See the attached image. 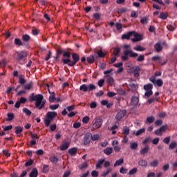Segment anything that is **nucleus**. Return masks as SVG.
Returning <instances> with one entry per match:
<instances>
[{
  "instance_id": "7",
  "label": "nucleus",
  "mask_w": 177,
  "mask_h": 177,
  "mask_svg": "<svg viewBox=\"0 0 177 177\" xmlns=\"http://www.w3.org/2000/svg\"><path fill=\"white\" fill-rule=\"evenodd\" d=\"M125 115H127V110H122L117 113L115 118L117 121H121Z\"/></svg>"
},
{
  "instance_id": "34",
  "label": "nucleus",
  "mask_w": 177,
  "mask_h": 177,
  "mask_svg": "<svg viewBox=\"0 0 177 177\" xmlns=\"http://www.w3.org/2000/svg\"><path fill=\"white\" fill-rule=\"evenodd\" d=\"M155 85H157L159 87L162 86L164 85V82H162V80L158 79L155 82Z\"/></svg>"
},
{
  "instance_id": "56",
  "label": "nucleus",
  "mask_w": 177,
  "mask_h": 177,
  "mask_svg": "<svg viewBox=\"0 0 177 177\" xmlns=\"http://www.w3.org/2000/svg\"><path fill=\"white\" fill-rule=\"evenodd\" d=\"M49 109L50 110H57L59 109V104L50 105Z\"/></svg>"
},
{
  "instance_id": "37",
  "label": "nucleus",
  "mask_w": 177,
  "mask_h": 177,
  "mask_svg": "<svg viewBox=\"0 0 177 177\" xmlns=\"http://www.w3.org/2000/svg\"><path fill=\"white\" fill-rule=\"evenodd\" d=\"M130 149L131 150H136L138 149V142H131L130 144Z\"/></svg>"
},
{
  "instance_id": "31",
  "label": "nucleus",
  "mask_w": 177,
  "mask_h": 177,
  "mask_svg": "<svg viewBox=\"0 0 177 177\" xmlns=\"http://www.w3.org/2000/svg\"><path fill=\"white\" fill-rule=\"evenodd\" d=\"M145 132H146V129H140L136 132V136H139L140 135H142V133H145Z\"/></svg>"
},
{
  "instance_id": "15",
  "label": "nucleus",
  "mask_w": 177,
  "mask_h": 177,
  "mask_svg": "<svg viewBox=\"0 0 177 177\" xmlns=\"http://www.w3.org/2000/svg\"><path fill=\"white\" fill-rule=\"evenodd\" d=\"M138 103H139V98L136 96H133L131 97V106H138Z\"/></svg>"
},
{
  "instance_id": "47",
  "label": "nucleus",
  "mask_w": 177,
  "mask_h": 177,
  "mask_svg": "<svg viewBox=\"0 0 177 177\" xmlns=\"http://www.w3.org/2000/svg\"><path fill=\"white\" fill-rule=\"evenodd\" d=\"M91 139L93 141L99 140L100 139V136H99V134H94L93 136H92L91 134Z\"/></svg>"
},
{
  "instance_id": "48",
  "label": "nucleus",
  "mask_w": 177,
  "mask_h": 177,
  "mask_svg": "<svg viewBox=\"0 0 177 177\" xmlns=\"http://www.w3.org/2000/svg\"><path fill=\"white\" fill-rule=\"evenodd\" d=\"M153 95V90H148V91H146L145 93V95L147 97H150V96H151Z\"/></svg>"
},
{
  "instance_id": "44",
  "label": "nucleus",
  "mask_w": 177,
  "mask_h": 177,
  "mask_svg": "<svg viewBox=\"0 0 177 177\" xmlns=\"http://www.w3.org/2000/svg\"><path fill=\"white\" fill-rule=\"evenodd\" d=\"M140 23L142 24H147L149 23V18L145 17L140 19Z\"/></svg>"
},
{
  "instance_id": "62",
  "label": "nucleus",
  "mask_w": 177,
  "mask_h": 177,
  "mask_svg": "<svg viewBox=\"0 0 177 177\" xmlns=\"http://www.w3.org/2000/svg\"><path fill=\"white\" fill-rule=\"evenodd\" d=\"M82 122L83 124H88V122H89V117L88 116L84 117L82 119Z\"/></svg>"
},
{
  "instance_id": "4",
  "label": "nucleus",
  "mask_w": 177,
  "mask_h": 177,
  "mask_svg": "<svg viewBox=\"0 0 177 177\" xmlns=\"http://www.w3.org/2000/svg\"><path fill=\"white\" fill-rule=\"evenodd\" d=\"M103 125V120L100 117L95 118L93 121V129H99Z\"/></svg>"
},
{
  "instance_id": "24",
  "label": "nucleus",
  "mask_w": 177,
  "mask_h": 177,
  "mask_svg": "<svg viewBox=\"0 0 177 177\" xmlns=\"http://www.w3.org/2000/svg\"><path fill=\"white\" fill-rule=\"evenodd\" d=\"M30 177H37L38 176V170L37 169H33L29 174Z\"/></svg>"
},
{
  "instance_id": "58",
  "label": "nucleus",
  "mask_w": 177,
  "mask_h": 177,
  "mask_svg": "<svg viewBox=\"0 0 177 177\" xmlns=\"http://www.w3.org/2000/svg\"><path fill=\"white\" fill-rule=\"evenodd\" d=\"M132 70L133 73H140V67L139 66H136V67L132 68Z\"/></svg>"
},
{
  "instance_id": "5",
  "label": "nucleus",
  "mask_w": 177,
  "mask_h": 177,
  "mask_svg": "<svg viewBox=\"0 0 177 177\" xmlns=\"http://www.w3.org/2000/svg\"><path fill=\"white\" fill-rule=\"evenodd\" d=\"M16 54L17 56L15 59L19 63H20L21 60H24V59H26V57H27V52L26 51L16 52Z\"/></svg>"
},
{
  "instance_id": "52",
  "label": "nucleus",
  "mask_w": 177,
  "mask_h": 177,
  "mask_svg": "<svg viewBox=\"0 0 177 177\" xmlns=\"http://www.w3.org/2000/svg\"><path fill=\"white\" fill-rule=\"evenodd\" d=\"M159 129L160 130V132L162 133H163V132H165V131H167V129H168V125H167V124L162 125V127H160V128Z\"/></svg>"
},
{
  "instance_id": "3",
  "label": "nucleus",
  "mask_w": 177,
  "mask_h": 177,
  "mask_svg": "<svg viewBox=\"0 0 177 177\" xmlns=\"http://www.w3.org/2000/svg\"><path fill=\"white\" fill-rule=\"evenodd\" d=\"M124 55H122V60L123 62H127L128 60V56L129 57H138V55L136 53H133L132 50L126 49L123 51Z\"/></svg>"
},
{
  "instance_id": "20",
  "label": "nucleus",
  "mask_w": 177,
  "mask_h": 177,
  "mask_svg": "<svg viewBox=\"0 0 177 177\" xmlns=\"http://www.w3.org/2000/svg\"><path fill=\"white\" fill-rule=\"evenodd\" d=\"M149 146H146L145 147L141 149V150L140 151V153L142 156H145V154H147V153H149Z\"/></svg>"
},
{
  "instance_id": "54",
  "label": "nucleus",
  "mask_w": 177,
  "mask_h": 177,
  "mask_svg": "<svg viewBox=\"0 0 177 177\" xmlns=\"http://www.w3.org/2000/svg\"><path fill=\"white\" fill-rule=\"evenodd\" d=\"M169 142H171V136L166 137L163 139V142L165 145H169Z\"/></svg>"
},
{
  "instance_id": "53",
  "label": "nucleus",
  "mask_w": 177,
  "mask_h": 177,
  "mask_svg": "<svg viewBox=\"0 0 177 177\" xmlns=\"http://www.w3.org/2000/svg\"><path fill=\"white\" fill-rule=\"evenodd\" d=\"M137 171L138 169L136 167H134L129 171L128 175H133L136 174Z\"/></svg>"
},
{
  "instance_id": "13",
  "label": "nucleus",
  "mask_w": 177,
  "mask_h": 177,
  "mask_svg": "<svg viewBox=\"0 0 177 177\" xmlns=\"http://www.w3.org/2000/svg\"><path fill=\"white\" fill-rule=\"evenodd\" d=\"M34 83H32V82H30L24 86V89H25V91H30V89H32Z\"/></svg>"
},
{
  "instance_id": "50",
  "label": "nucleus",
  "mask_w": 177,
  "mask_h": 177,
  "mask_svg": "<svg viewBox=\"0 0 177 177\" xmlns=\"http://www.w3.org/2000/svg\"><path fill=\"white\" fill-rule=\"evenodd\" d=\"M128 10L127 8H122L118 10V12L119 15H122V13H125Z\"/></svg>"
},
{
  "instance_id": "42",
  "label": "nucleus",
  "mask_w": 177,
  "mask_h": 177,
  "mask_svg": "<svg viewBox=\"0 0 177 177\" xmlns=\"http://www.w3.org/2000/svg\"><path fill=\"white\" fill-rule=\"evenodd\" d=\"M30 138H32V140H37V139H39V137L35 133H31Z\"/></svg>"
},
{
  "instance_id": "26",
  "label": "nucleus",
  "mask_w": 177,
  "mask_h": 177,
  "mask_svg": "<svg viewBox=\"0 0 177 177\" xmlns=\"http://www.w3.org/2000/svg\"><path fill=\"white\" fill-rule=\"evenodd\" d=\"M87 89L88 92H92V91L96 90V86H95L93 84H90L87 85Z\"/></svg>"
},
{
  "instance_id": "1",
  "label": "nucleus",
  "mask_w": 177,
  "mask_h": 177,
  "mask_svg": "<svg viewBox=\"0 0 177 177\" xmlns=\"http://www.w3.org/2000/svg\"><path fill=\"white\" fill-rule=\"evenodd\" d=\"M71 56L73 61H71V59H70L69 58H63L62 59V63H64V64H68L69 67H74V66L77 64V62H80V55L75 53H72Z\"/></svg>"
},
{
  "instance_id": "25",
  "label": "nucleus",
  "mask_w": 177,
  "mask_h": 177,
  "mask_svg": "<svg viewBox=\"0 0 177 177\" xmlns=\"http://www.w3.org/2000/svg\"><path fill=\"white\" fill-rule=\"evenodd\" d=\"M124 164V158H120L118 160L115 161L113 166L114 167H118L121 165Z\"/></svg>"
},
{
  "instance_id": "46",
  "label": "nucleus",
  "mask_w": 177,
  "mask_h": 177,
  "mask_svg": "<svg viewBox=\"0 0 177 177\" xmlns=\"http://www.w3.org/2000/svg\"><path fill=\"white\" fill-rule=\"evenodd\" d=\"M177 147V142H171L169 145V149H170V150H174V149H176Z\"/></svg>"
},
{
  "instance_id": "36",
  "label": "nucleus",
  "mask_w": 177,
  "mask_h": 177,
  "mask_svg": "<svg viewBox=\"0 0 177 177\" xmlns=\"http://www.w3.org/2000/svg\"><path fill=\"white\" fill-rule=\"evenodd\" d=\"M153 121H156V118H154V116H149L147 118L148 124H153Z\"/></svg>"
},
{
  "instance_id": "64",
  "label": "nucleus",
  "mask_w": 177,
  "mask_h": 177,
  "mask_svg": "<svg viewBox=\"0 0 177 177\" xmlns=\"http://www.w3.org/2000/svg\"><path fill=\"white\" fill-rule=\"evenodd\" d=\"M7 63H8V62H6V59H3L1 62H0V66H1V67H6Z\"/></svg>"
},
{
  "instance_id": "61",
  "label": "nucleus",
  "mask_w": 177,
  "mask_h": 177,
  "mask_svg": "<svg viewBox=\"0 0 177 177\" xmlns=\"http://www.w3.org/2000/svg\"><path fill=\"white\" fill-rule=\"evenodd\" d=\"M137 62H145V55H140L137 57Z\"/></svg>"
},
{
  "instance_id": "32",
  "label": "nucleus",
  "mask_w": 177,
  "mask_h": 177,
  "mask_svg": "<svg viewBox=\"0 0 177 177\" xmlns=\"http://www.w3.org/2000/svg\"><path fill=\"white\" fill-rule=\"evenodd\" d=\"M122 133H124V135H125V136H128V135L129 134V127L125 126L123 128Z\"/></svg>"
},
{
  "instance_id": "63",
  "label": "nucleus",
  "mask_w": 177,
  "mask_h": 177,
  "mask_svg": "<svg viewBox=\"0 0 177 177\" xmlns=\"http://www.w3.org/2000/svg\"><path fill=\"white\" fill-rule=\"evenodd\" d=\"M34 93H32L30 95V97H29V100L30 102H35V100H36V97H35V95H34Z\"/></svg>"
},
{
  "instance_id": "27",
  "label": "nucleus",
  "mask_w": 177,
  "mask_h": 177,
  "mask_svg": "<svg viewBox=\"0 0 177 177\" xmlns=\"http://www.w3.org/2000/svg\"><path fill=\"white\" fill-rule=\"evenodd\" d=\"M30 39H31V37H30V35H22L21 40L24 42H28V41H30Z\"/></svg>"
},
{
  "instance_id": "8",
  "label": "nucleus",
  "mask_w": 177,
  "mask_h": 177,
  "mask_svg": "<svg viewBox=\"0 0 177 177\" xmlns=\"http://www.w3.org/2000/svg\"><path fill=\"white\" fill-rule=\"evenodd\" d=\"M132 35L134 37V38L131 39L132 42H139L140 41H142V35H140L139 33L133 31Z\"/></svg>"
},
{
  "instance_id": "14",
  "label": "nucleus",
  "mask_w": 177,
  "mask_h": 177,
  "mask_svg": "<svg viewBox=\"0 0 177 177\" xmlns=\"http://www.w3.org/2000/svg\"><path fill=\"white\" fill-rule=\"evenodd\" d=\"M106 161V159H100L96 162V168L97 169H102V165H103V163Z\"/></svg>"
},
{
  "instance_id": "18",
  "label": "nucleus",
  "mask_w": 177,
  "mask_h": 177,
  "mask_svg": "<svg viewBox=\"0 0 177 177\" xmlns=\"http://www.w3.org/2000/svg\"><path fill=\"white\" fill-rule=\"evenodd\" d=\"M68 147H70V143L69 142H64V144H62L60 147V150L62 151H64L65 150H67V149H68Z\"/></svg>"
},
{
  "instance_id": "57",
  "label": "nucleus",
  "mask_w": 177,
  "mask_h": 177,
  "mask_svg": "<svg viewBox=\"0 0 177 177\" xmlns=\"http://www.w3.org/2000/svg\"><path fill=\"white\" fill-rule=\"evenodd\" d=\"M98 57H104L106 56V53H104L102 50H98L97 52Z\"/></svg>"
},
{
  "instance_id": "12",
  "label": "nucleus",
  "mask_w": 177,
  "mask_h": 177,
  "mask_svg": "<svg viewBox=\"0 0 177 177\" xmlns=\"http://www.w3.org/2000/svg\"><path fill=\"white\" fill-rule=\"evenodd\" d=\"M21 132H23V127L20 126L15 127V133L17 135L18 138L21 136Z\"/></svg>"
},
{
  "instance_id": "43",
  "label": "nucleus",
  "mask_w": 177,
  "mask_h": 177,
  "mask_svg": "<svg viewBox=\"0 0 177 177\" xmlns=\"http://www.w3.org/2000/svg\"><path fill=\"white\" fill-rule=\"evenodd\" d=\"M63 57H67V59H70V57H71V53L69 51H64Z\"/></svg>"
},
{
  "instance_id": "30",
  "label": "nucleus",
  "mask_w": 177,
  "mask_h": 177,
  "mask_svg": "<svg viewBox=\"0 0 177 177\" xmlns=\"http://www.w3.org/2000/svg\"><path fill=\"white\" fill-rule=\"evenodd\" d=\"M111 171H112L111 168L108 167L106 169V171L102 172L101 176H103V177L107 176V175H109V174H110Z\"/></svg>"
},
{
  "instance_id": "59",
  "label": "nucleus",
  "mask_w": 177,
  "mask_h": 177,
  "mask_svg": "<svg viewBox=\"0 0 177 177\" xmlns=\"http://www.w3.org/2000/svg\"><path fill=\"white\" fill-rule=\"evenodd\" d=\"M23 113H24L25 114H26L27 115H31V111H30L27 108H24L23 109Z\"/></svg>"
},
{
  "instance_id": "55",
  "label": "nucleus",
  "mask_w": 177,
  "mask_h": 177,
  "mask_svg": "<svg viewBox=\"0 0 177 177\" xmlns=\"http://www.w3.org/2000/svg\"><path fill=\"white\" fill-rule=\"evenodd\" d=\"M149 165L151 167H158V161L157 160H154L153 161L150 162Z\"/></svg>"
},
{
  "instance_id": "11",
  "label": "nucleus",
  "mask_w": 177,
  "mask_h": 177,
  "mask_svg": "<svg viewBox=\"0 0 177 177\" xmlns=\"http://www.w3.org/2000/svg\"><path fill=\"white\" fill-rule=\"evenodd\" d=\"M163 46L162 45H161V43H156L155 45H154V49L156 50V52L158 53H160L161 52V50H162L163 49Z\"/></svg>"
},
{
  "instance_id": "17",
  "label": "nucleus",
  "mask_w": 177,
  "mask_h": 177,
  "mask_svg": "<svg viewBox=\"0 0 177 177\" xmlns=\"http://www.w3.org/2000/svg\"><path fill=\"white\" fill-rule=\"evenodd\" d=\"M133 34V31H130L126 34H123L122 35V39H129L131 35Z\"/></svg>"
},
{
  "instance_id": "2",
  "label": "nucleus",
  "mask_w": 177,
  "mask_h": 177,
  "mask_svg": "<svg viewBox=\"0 0 177 177\" xmlns=\"http://www.w3.org/2000/svg\"><path fill=\"white\" fill-rule=\"evenodd\" d=\"M57 117V113L55 111H49L46 113V119L44 120V124L46 127H49L50 122L53 121V119Z\"/></svg>"
},
{
  "instance_id": "22",
  "label": "nucleus",
  "mask_w": 177,
  "mask_h": 177,
  "mask_svg": "<svg viewBox=\"0 0 177 177\" xmlns=\"http://www.w3.org/2000/svg\"><path fill=\"white\" fill-rule=\"evenodd\" d=\"M138 165L140 167H147V160H146L145 159H140L138 161Z\"/></svg>"
},
{
  "instance_id": "16",
  "label": "nucleus",
  "mask_w": 177,
  "mask_h": 177,
  "mask_svg": "<svg viewBox=\"0 0 177 177\" xmlns=\"http://www.w3.org/2000/svg\"><path fill=\"white\" fill-rule=\"evenodd\" d=\"M14 44L17 46H24V43H23V41H21V40L19 38H15L14 39Z\"/></svg>"
},
{
  "instance_id": "21",
  "label": "nucleus",
  "mask_w": 177,
  "mask_h": 177,
  "mask_svg": "<svg viewBox=\"0 0 177 177\" xmlns=\"http://www.w3.org/2000/svg\"><path fill=\"white\" fill-rule=\"evenodd\" d=\"M113 153V148L112 147H106L104 149V153L106 154V156H110Z\"/></svg>"
},
{
  "instance_id": "49",
  "label": "nucleus",
  "mask_w": 177,
  "mask_h": 177,
  "mask_svg": "<svg viewBox=\"0 0 177 177\" xmlns=\"http://www.w3.org/2000/svg\"><path fill=\"white\" fill-rule=\"evenodd\" d=\"M19 82L21 85H24L26 84V79L21 76H19Z\"/></svg>"
},
{
  "instance_id": "51",
  "label": "nucleus",
  "mask_w": 177,
  "mask_h": 177,
  "mask_svg": "<svg viewBox=\"0 0 177 177\" xmlns=\"http://www.w3.org/2000/svg\"><path fill=\"white\" fill-rule=\"evenodd\" d=\"M50 161H51V162H53V164H56V162L59 161V159H57V156H52L50 158Z\"/></svg>"
},
{
  "instance_id": "29",
  "label": "nucleus",
  "mask_w": 177,
  "mask_h": 177,
  "mask_svg": "<svg viewBox=\"0 0 177 177\" xmlns=\"http://www.w3.org/2000/svg\"><path fill=\"white\" fill-rule=\"evenodd\" d=\"M134 50H137L138 52H143L146 50V48L141 47L140 46H137L136 47L133 48Z\"/></svg>"
},
{
  "instance_id": "10",
  "label": "nucleus",
  "mask_w": 177,
  "mask_h": 177,
  "mask_svg": "<svg viewBox=\"0 0 177 177\" xmlns=\"http://www.w3.org/2000/svg\"><path fill=\"white\" fill-rule=\"evenodd\" d=\"M48 93H50L48 98L50 103H54V102H56V94L55 92H50V91L48 90Z\"/></svg>"
},
{
  "instance_id": "60",
  "label": "nucleus",
  "mask_w": 177,
  "mask_h": 177,
  "mask_svg": "<svg viewBox=\"0 0 177 177\" xmlns=\"http://www.w3.org/2000/svg\"><path fill=\"white\" fill-rule=\"evenodd\" d=\"M33 163H34V161L32 159H30V160H28L27 162H26L25 167H30V166L32 165Z\"/></svg>"
},
{
  "instance_id": "38",
  "label": "nucleus",
  "mask_w": 177,
  "mask_h": 177,
  "mask_svg": "<svg viewBox=\"0 0 177 177\" xmlns=\"http://www.w3.org/2000/svg\"><path fill=\"white\" fill-rule=\"evenodd\" d=\"M155 102H158V98H157V97H153L148 100V103L149 104H151V103H154Z\"/></svg>"
},
{
  "instance_id": "45",
  "label": "nucleus",
  "mask_w": 177,
  "mask_h": 177,
  "mask_svg": "<svg viewBox=\"0 0 177 177\" xmlns=\"http://www.w3.org/2000/svg\"><path fill=\"white\" fill-rule=\"evenodd\" d=\"M106 82L109 84V85H113V84H114V79L109 76L106 79Z\"/></svg>"
},
{
  "instance_id": "28",
  "label": "nucleus",
  "mask_w": 177,
  "mask_h": 177,
  "mask_svg": "<svg viewBox=\"0 0 177 177\" xmlns=\"http://www.w3.org/2000/svg\"><path fill=\"white\" fill-rule=\"evenodd\" d=\"M145 91H153V84H147L144 86Z\"/></svg>"
},
{
  "instance_id": "23",
  "label": "nucleus",
  "mask_w": 177,
  "mask_h": 177,
  "mask_svg": "<svg viewBox=\"0 0 177 177\" xmlns=\"http://www.w3.org/2000/svg\"><path fill=\"white\" fill-rule=\"evenodd\" d=\"M88 64H93L95 63V56L90 55L86 58Z\"/></svg>"
},
{
  "instance_id": "19",
  "label": "nucleus",
  "mask_w": 177,
  "mask_h": 177,
  "mask_svg": "<svg viewBox=\"0 0 177 177\" xmlns=\"http://www.w3.org/2000/svg\"><path fill=\"white\" fill-rule=\"evenodd\" d=\"M71 156H77V147L71 148L68 150Z\"/></svg>"
},
{
  "instance_id": "41",
  "label": "nucleus",
  "mask_w": 177,
  "mask_h": 177,
  "mask_svg": "<svg viewBox=\"0 0 177 177\" xmlns=\"http://www.w3.org/2000/svg\"><path fill=\"white\" fill-rule=\"evenodd\" d=\"M120 52H121V49L119 47L115 48L113 51L114 56H118Z\"/></svg>"
},
{
  "instance_id": "6",
  "label": "nucleus",
  "mask_w": 177,
  "mask_h": 177,
  "mask_svg": "<svg viewBox=\"0 0 177 177\" xmlns=\"http://www.w3.org/2000/svg\"><path fill=\"white\" fill-rule=\"evenodd\" d=\"M35 107L36 109H39L41 107V103H42V100H44V95L41 94H38L35 95Z\"/></svg>"
},
{
  "instance_id": "35",
  "label": "nucleus",
  "mask_w": 177,
  "mask_h": 177,
  "mask_svg": "<svg viewBox=\"0 0 177 177\" xmlns=\"http://www.w3.org/2000/svg\"><path fill=\"white\" fill-rule=\"evenodd\" d=\"M80 91H82L83 92H88V85L82 84L80 87Z\"/></svg>"
},
{
  "instance_id": "39",
  "label": "nucleus",
  "mask_w": 177,
  "mask_h": 177,
  "mask_svg": "<svg viewBox=\"0 0 177 177\" xmlns=\"http://www.w3.org/2000/svg\"><path fill=\"white\" fill-rule=\"evenodd\" d=\"M160 19H162V20H167L168 15L165 12H161L160 14Z\"/></svg>"
},
{
  "instance_id": "9",
  "label": "nucleus",
  "mask_w": 177,
  "mask_h": 177,
  "mask_svg": "<svg viewBox=\"0 0 177 177\" xmlns=\"http://www.w3.org/2000/svg\"><path fill=\"white\" fill-rule=\"evenodd\" d=\"M92 136V133H86L84 135V145L85 146H88V145H89V143H91V138Z\"/></svg>"
},
{
  "instance_id": "33",
  "label": "nucleus",
  "mask_w": 177,
  "mask_h": 177,
  "mask_svg": "<svg viewBox=\"0 0 177 177\" xmlns=\"http://www.w3.org/2000/svg\"><path fill=\"white\" fill-rule=\"evenodd\" d=\"M8 118L6 119V121H12L15 118V114L12 113H8L7 114Z\"/></svg>"
},
{
  "instance_id": "40",
  "label": "nucleus",
  "mask_w": 177,
  "mask_h": 177,
  "mask_svg": "<svg viewBox=\"0 0 177 177\" xmlns=\"http://www.w3.org/2000/svg\"><path fill=\"white\" fill-rule=\"evenodd\" d=\"M88 167V163L86 162H83L82 165H79V169H80V171H82V169H85V168Z\"/></svg>"
}]
</instances>
